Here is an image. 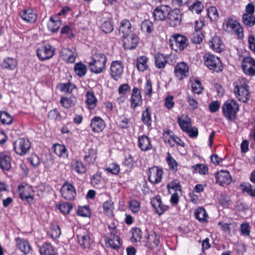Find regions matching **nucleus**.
<instances>
[{"label":"nucleus","instance_id":"f257e3e1","mask_svg":"<svg viewBox=\"0 0 255 255\" xmlns=\"http://www.w3.org/2000/svg\"><path fill=\"white\" fill-rule=\"evenodd\" d=\"M234 93L239 101L246 103L250 98L248 81L241 78L235 83Z\"/></svg>","mask_w":255,"mask_h":255},{"label":"nucleus","instance_id":"f03ea898","mask_svg":"<svg viewBox=\"0 0 255 255\" xmlns=\"http://www.w3.org/2000/svg\"><path fill=\"white\" fill-rule=\"evenodd\" d=\"M107 58L102 53H96L93 55L92 60L89 62V67L91 71L99 74L105 69Z\"/></svg>","mask_w":255,"mask_h":255},{"label":"nucleus","instance_id":"7ed1b4c3","mask_svg":"<svg viewBox=\"0 0 255 255\" xmlns=\"http://www.w3.org/2000/svg\"><path fill=\"white\" fill-rule=\"evenodd\" d=\"M188 39L185 36L175 34L169 39L170 48L175 51H182L188 45Z\"/></svg>","mask_w":255,"mask_h":255},{"label":"nucleus","instance_id":"20e7f679","mask_svg":"<svg viewBox=\"0 0 255 255\" xmlns=\"http://www.w3.org/2000/svg\"><path fill=\"white\" fill-rule=\"evenodd\" d=\"M222 109L224 116L230 121L236 119V114L239 110L238 104L234 100H227Z\"/></svg>","mask_w":255,"mask_h":255},{"label":"nucleus","instance_id":"39448f33","mask_svg":"<svg viewBox=\"0 0 255 255\" xmlns=\"http://www.w3.org/2000/svg\"><path fill=\"white\" fill-rule=\"evenodd\" d=\"M223 27L224 30L227 32H235L239 38L243 37V30L240 23L232 18L225 19L223 23Z\"/></svg>","mask_w":255,"mask_h":255},{"label":"nucleus","instance_id":"423d86ee","mask_svg":"<svg viewBox=\"0 0 255 255\" xmlns=\"http://www.w3.org/2000/svg\"><path fill=\"white\" fill-rule=\"evenodd\" d=\"M205 65L210 70L216 72L221 71L223 70V65L220 58L215 55L206 54L204 56Z\"/></svg>","mask_w":255,"mask_h":255},{"label":"nucleus","instance_id":"0eeeda50","mask_svg":"<svg viewBox=\"0 0 255 255\" xmlns=\"http://www.w3.org/2000/svg\"><path fill=\"white\" fill-rule=\"evenodd\" d=\"M171 8L166 5L156 7L152 12V16L156 21H164L166 19Z\"/></svg>","mask_w":255,"mask_h":255},{"label":"nucleus","instance_id":"6e6552de","mask_svg":"<svg viewBox=\"0 0 255 255\" xmlns=\"http://www.w3.org/2000/svg\"><path fill=\"white\" fill-rule=\"evenodd\" d=\"M55 48L47 44L39 47L37 50V56L41 61L48 60L54 55Z\"/></svg>","mask_w":255,"mask_h":255},{"label":"nucleus","instance_id":"1a4fd4ad","mask_svg":"<svg viewBox=\"0 0 255 255\" xmlns=\"http://www.w3.org/2000/svg\"><path fill=\"white\" fill-rule=\"evenodd\" d=\"M30 148V142L24 138H19L14 143V149L15 152L20 155L25 154Z\"/></svg>","mask_w":255,"mask_h":255},{"label":"nucleus","instance_id":"9d476101","mask_svg":"<svg viewBox=\"0 0 255 255\" xmlns=\"http://www.w3.org/2000/svg\"><path fill=\"white\" fill-rule=\"evenodd\" d=\"M60 192L62 196L67 200H73L76 195L74 186L68 182H66L62 185Z\"/></svg>","mask_w":255,"mask_h":255},{"label":"nucleus","instance_id":"9b49d317","mask_svg":"<svg viewBox=\"0 0 255 255\" xmlns=\"http://www.w3.org/2000/svg\"><path fill=\"white\" fill-rule=\"evenodd\" d=\"M242 67L246 74L250 76L255 74V61L253 58L245 57L242 61Z\"/></svg>","mask_w":255,"mask_h":255},{"label":"nucleus","instance_id":"f8f14e48","mask_svg":"<svg viewBox=\"0 0 255 255\" xmlns=\"http://www.w3.org/2000/svg\"><path fill=\"white\" fill-rule=\"evenodd\" d=\"M163 171L158 167L153 166L148 170V179L153 184L159 183L162 179Z\"/></svg>","mask_w":255,"mask_h":255},{"label":"nucleus","instance_id":"ddd939ff","mask_svg":"<svg viewBox=\"0 0 255 255\" xmlns=\"http://www.w3.org/2000/svg\"><path fill=\"white\" fill-rule=\"evenodd\" d=\"M123 73V64L119 61H113L111 65L110 75L115 80H118Z\"/></svg>","mask_w":255,"mask_h":255},{"label":"nucleus","instance_id":"4468645a","mask_svg":"<svg viewBox=\"0 0 255 255\" xmlns=\"http://www.w3.org/2000/svg\"><path fill=\"white\" fill-rule=\"evenodd\" d=\"M174 71L175 75L181 80L188 76L189 67L184 62H179L175 66Z\"/></svg>","mask_w":255,"mask_h":255},{"label":"nucleus","instance_id":"2eb2a0df","mask_svg":"<svg viewBox=\"0 0 255 255\" xmlns=\"http://www.w3.org/2000/svg\"><path fill=\"white\" fill-rule=\"evenodd\" d=\"M18 189L19 191V197L22 200H26L28 203H30L33 200V190L29 185L23 186H19Z\"/></svg>","mask_w":255,"mask_h":255},{"label":"nucleus","instance_id":"dca6fc26","mask_svg":"<svg viewBox=\"0 0 255 255\" xmlns=\"http://www.w3.org/2000/svg\"><path fill=\"white\" fill-rule=\"evenodd\" d=\"M217 183L224 186L229 184L232 181V177L227 170H221L215 174Z\"/></svg>","mask_w":255,"mask_h":255},{"label":"nucleus","instance_id":"f3484780","mask_svg":"<svg viewBox=\"0 0 255 255\" xmlns=\"http://www.w3.org/2000/svg\"><path fill=\"white\" fill-rule=\"evenodd\" d=\"M171 26L176 27L180 25L181 22V14L179 9H175L169 11L167 18Z\"/></svg>","mask_w":255,"mask_h":255},{"label":"nucleus","instance_id":"a211bd4d","mask_svg":"<svg viewBox=\"0 0 255 255\" xmlns=\"http://www.w3.org/2000/svg\"><path fill=\"white\" fill-rule=\"evenodd\" d=\"M21 18L27 23H34L37 18V14L31 8H26L21 10L19 13Z\"/></svg>","mask_w":255,"mask_h":255},{"label":"nucleus","instance_id":"6ab92c4d","mask_svg":"<svg viewBox=\"0 0 255 255\" xmlns=\"http://www.w3.org/2000/svg\"><path fill=\"white\" fill-rule=\"evenodd\" d=\"M138 43V37L132 33L123 38V46L125 49H133Z\"/></svg>","mask_w":255,"mask_h":255},{"label":"nucleus","instance_id":"aec40b11","mask_svg":"<svg viewBox=\"0 0 255 255\" xmlns=\"http://www.w3.org/2000/svg\"><path fill=\"white\" fill-rule=\"evenodd\" d=\"M130 103V107L132 109H135L137 107L141 106L142 104L141 92L137 87H134L132 89Z\"/></svg>","mask_w":255,"mask_h":255},{"label":"nucleus","instance_id":"412c9836","mask_svg":"<svg viewBox=\"0 0 255 255\" xmlns=\"http://www.w3.org/2000/svg\"><path fill=\"white\" fill-rule=\"evenodd\" d=\"M84 159L88 164L93 163L97 158V149L94 147L86 146L84 149Z\"/></svg>","mask_w":255,"mask_h":255},{"label":"nucleus","instance_id":"4be33fe9","mask_svg":"<svg viewBox=\"0 0 255 255\" xmlns=\"http://www.w3.org/2000/svg\"><path fill=\"white\" fill-rule=\"evenodd\" d=\"M107 246L118 250L121 246L120 238L114 233H111L108 237L105 239Z\"/></svg>","mask_w":255,"mask_h":255},{"label":"nucleus","instance_id":"5701e85b","mask_svg":"<svg viewBox=\"0 0 255 255\" xmlns=\"http://www.w3.org/2000/svg\"><path fill=\"white\" fill-rule=\"evenodd\" d=\"M90 127L94 132H99L105 128V123L100 117H95L91 120Z\"/></svg>","mask_w":255,"mask_h":255},{"label":"nucleus","instance_id":"b1692460","mask_svg":"<svg viewBox=\"0 0 255 255\" xmlns=\"http://www.w3.org/2000/svg\"><path fill=\"white\" fill-rule=\"evenodd\" d=\"M11 168V158L3 152L0 153V168L3 171H9Z\"/></svg>","mask_w":255,"mask_h":255},{"label":"nucleus","instance_id":"393cba45","mask_svg":"<svg viewBox=\"0 0 255 255\" xmlns=\"http://www.w3.org/2000/svg\"><path fill=\"white\" fill-rule=\"evenodd\" d=\"M151 204L159 215L163 214L167 209L168 206L162 204L160 198L156 197L151 201Z\"/></svg>","mask_w":255,"mask_h":255},{"label":"nucleus","instance_id":"a878e982","mask_svg":"<svg viewBox=\"0 0 255 255\" xmlns=\"http://www.w3.org/2000/svg\"><path fill=\"white\" fill-rule=\"evenodd\" d=\"M15 241L17 248L24 254H28L31 250V247L27 240L18 238L15 239Z\"/></svg>","mask_w":255,"mask_h":255},{"label":"nucleus","instance_id":"bb28decb","mask_svg":"<svg viewBox=\"0 0 255 255\" xmlns=\"http://www.w3.org/2000/svg\"><path fill=\"white\" fill-rule=\"evenodd\" d=\"M100 27L105 33H110L114 30V25L111 18H102L101 20Z\"/></svg>","mask_w":255,"mask_h":255},{"label":"nucleus","instance_id":"cd10ccee","mask_svg":"<svg viewBox=\"0 0 255 255\" xmlns=\"http://www.w3.org/2000/svg\"><path fill=\"white\" fill-rule=\"evenodd\" d=\"M209 44L210 47L212 48L214 51L220 53L224 49V45L218 36L213 37L212 40L209 42Z\"/></svg>","mask_w":255,"mask_h":255},{"label":"nucleus","instance_id":"c85d7f7f","mask_svg":"<svg viewBox=\"0 0 255 255\" xmlns=\"http://www.w3.org/2000/svg\"><path fill=\"white\" fill-rule=\"evenodd\" d=\"M119 32L120 34H122L123 38L132 34L131 24L128 20L124 19L122 21L119 27Z\"/></svg>","mask_w":255,"mask_h":255},{"label":"nucleus","instance_id":"c756f323","mask_svg":"<svg viewBox=\"0 0 255 255\" xmlns=\"http://www.w3.org/2000/svg\"><path fill=\"white\" fill-rule=\"evenodd\" d=\"M138 147L143 151H147L151 148L149 138L146 135L139 136L138 138Z\"/></svg>","mask_w":255,"mask_h":255},{"label":"nucleus","instance_id":"7c9ffc66","mask_svg":"<svg viewBox=\"0 0 255 255\" xmlns=\"http://www.w3.org/2000/svg\"><path fill=\"white\" fill-rule=\"evenodd\" d=\"M61 57L67 62L73 63L75 60V57L72 51L69 48H63L61 50Z\"/></svg>","mask_w":255,"mask_h":255},{"label":"nucleus","instance_id":"2f4dec72","mask_svg":"<svg viewBox=\"0 0 255 255\" xmlns=\"http://www.w3.org/2000/svg\"><path fill=\"white\" fill-rule=\"evenodd\" d=\"M16 65L17 61L15 59L7 57L3 60L0 66L4 69L13 70L15 68Z\"/></svg>","mask_w":255,"mask_h":255},{"label":"nucleus","instance_id":"473e14b6","mask_svg":"<svg viewBox=\"0 0 255 255\" xmlns=\"http://www.w3.org/2000/svg\"><path fill=\"white\" fill-rule=\"evenodd\" d=\"M39 252L41 255H56L53 247L47 243L39 247Z\"/></svg>","mask_w":255,"mask_h":255},{"label":"nucleus","instance_id":"72a5a7b5","mask_svg":"<svg viewBox=\"0 0 255 255\" xmlns=\"http://www.w3.org/2000/svg\"><path fill=\"white\" fill-rule=\"evenodd\" d=\"M87 100L86 103L89 109L93 110L97 105V99L93 92L88 91L86 93Z\"/></svg>","mask_w":255,"mask_h":255},{"label":"nucleus","instance_id":"f704fd0d","mask_svg":"<svg viewBox=\"0 0 255 255\" xmlns=\"http://www.w3.org/2000/svg\"><path fill=\"white\" fill-rule=\"evenodd\" d=\"M154 60L156 67L160 69L164 68L167 63L165 57L160 53L155 55Z\"/></svg>","mask_w":255,"mask_h":255},{"label":"nucleus","instance_id":"c9c22d12","mask_svg":"<svg viewBox=\"0 0 255 255\" xmlns=\"http://www.w3.org/2000/svg\"><path fill=\"white\" fill-rule=\"evenodd\" d=\"M194 214L196 219L199 221L204 223L207 221L208 215L204 208L200 207L196 209Z\"/></svg>","mask_w":255,"mask_h":255},{"label":"nucleus","instance_id":"e433bc0d","mask_svg":"<svg viewBox=\"0 0 255 255\" xmlns=\"http://www.w3.org/2000/svg\"><path fill=\"white\" fill-rule=\"evenodd\" d=\"M53 150L55 153L58 156L66 158L68 157L67 150L63 145L56 144L53 145Z\"/></svg>","mask_w":255,"mask_h":255},{"label":"nucleus","instance_id":"4c0bfd02","mask_svg":"<svg viewBox=\"0 0 255 255\" xmlns=\"http://www.w3.org/2000/svg\"><path fill=\"white\" fill-rule=\"evenodd\" d=\"M148 58L146 56H140L137 58L136 67L139 71L143 72L147 69Z\"/></svg>","mask_w":255,"mask_h":255},{"label":"nucleus","instance_id":"58836bf2","mask_svg":"<svg viewBox=\"0 0 255 255\" xmlns=\"http://www.w3.org/2000/svg\"><path fill=\"white\" fill-rule=\"evenodd\" d=\"M177 123L180 128L183 131H185L191 126V120L186 116L185 119H182L181 117H178L177 119Z\"/></svg>","mask_w":255,"mask_h":255},{"label":"nucleus","instance_id":"ea45409f","mask_svg":"<svg viewBox=\"0 0 255 255\" xmlns=\"http://www.w3.org/2000/svg\"><path fill=\"white\" fill-rule=\"evenodd\" d=\"M76 100L74 97H62L60 103L66 108H69L75 105Z\"/></svg>","mask_w":255,"mask_h":255},{"label":"nucleus","instance_id":"a19ab883","mask_svg":"<svg viewBox=\"0 0 255 255\" xmlns=\"http://www.w3.org/2000/svg\"><path fill=\"white\" fill-rule=\"evenodd\" d=\"M74 71L76 74L80 77L85 75L87 72V68L85 65L79 62L77 63L74 66Z\"/></svg>","mask_w":255,"mask_h":255},{"label":"nucleus","instance_id":"79ce46f5","mask_svg":"<svg viewBox=\"0 0 255 255\" xmlns=\"http://www.w3.org/2000/svg\"><path fill=\"white\" fill-rule=\"evenodd\" d=\"M142 121L147 126H150L151 124V113L149 107H147L143 112L141 117Z\"/></svg>","mask_w":255,"mask_h":255},{"label":"nucleus","instance_id":"37998d69","mask_svg":"<svg viewBox=\"0 0 255 255\" xmlns=\"http://www.w3.org/2000/svg\"><path fill=\"white\" fill-rule=\"evenodd\" d=\"M78 238L80 245L84 248L89 247L92 242L89 235H79Z\"/></svg>","mask_w":255,"mask_h":255},{"label":"nucleus","instance_id":"c03bdc74","mask_svg":"<svg viewBox=\"0 0 255 255\" xmlns=\"http://www.w3.org/2000/svg\"><path fill=\"white\" fill-rule=\"evenodd\" d=\"M243 21L248 26L252 27L255 25V16L251 14H243Z\"/></svg>","mask_w":255,"mask_h":255},{"label":"nucleus","instance_id":"a18cd8bd","mask_svg":"<svg viewBox=\"0 0 255 255\" xmlns=\"http://www.w3.org/2000/svg\"><path fill=\"white\" fill-rule=\"evenodd\" d=\"M104 213L108 216H112L114 210V203L111 200L105 202L103 204Z\"/></svg>","mask_w":255,"mask_h":255},{"label":"nucleus","instance_id":"49530a36","mask_svg":"<svg viewBox=\"0 0 255 255\" xmlns=\"http://www.w3.org/2000/svg\"><path fill=\"white\" fill-rule=\"evenodd\" d=\"M60 22L54 19L53 17L50 18V22L48 23V27L50 31L52 33H56L60 27Z\"/></svg>","mask_w":255,"mask_h":255},{"label":"nucleus","instance_id":"de8ad7c7","mask_svg":"<svg viewBox=\"0 0 255 255\" xmlns=\"http://www.w3.org/2000/svg\"><path fill=\"white\" fill-rule=\"evenodd\" d=\"M57 207L63 214H68L72 209L73 206L70 203L63 202L61 204L57 205Z\"/></svg>","mask_w":255,"mask_h":255},{"label":"nucleus","instance_id":"09e8293b","mask_svg":"<svg viewBox=\"0 0 255 255\" xmlns=\"http://www.w3.org/2000/svg\"><path fill=\"white\" fill-rule=\"evenodd\" d=\"M0 119L3 124L9 125L12 123L11 116L6 112H0Z\"/></svg>","mask_w":255,"mask_h":255},{"label":"nucleus","instance_id":"8fccbe9b","mask_svg":"<svg viewBox=\"0 0 255 255\" xmlns=\"http://www.w3.org/2000/svg\"><path fill=\"white\" fill-rule=\"evenodd\" d=\"M72 168L79 174H83L86 172V168L84 164L79 161H75L72 164Z\"/></svg>","mask_w":255,"mask_h":255},{"label":"nucleus","instance_id":"3c124183","mask_svg":"<svg viewBox=\"0 0 255 255\" xmlns=\"http://www.w3.org/2000/svg\"><path fill=\"white\" fill-rule=\"evenodd\" d=\"M130 119L125 117H121L118 123V125L122 129H127L130 127Z\"/></svg>","mask_w":255,"mask_h":255},{"label":"nucleus","instance_id":"603ef678","mask_svg":"<svg viewBox=\"0 0 255 255\" xmlns=\"http://www.w3.org/2000/svg\"><path fill=\"white\" fill-rule=\"evenodd\" d=\"M141 29L144 32L151 33L153 30V24L149 20H145L141 24Z\"/></svg>","mask_w":255,"mask_h":255},{"label":"nucleus","instance_id":"864d4df0","mask_svg":"<svg viewBox=\"0 0 255 255\" xmlns=\"http://www.w3.org/2000/svg\"><path fill=\"white\" fill-rule=\"evenodd\" d=\"M106 170L112 174H118L120 170V165L116 163H111L107 166Z\"/></svg>","mask_w":255,"mask_h":255},{"label":"nucleus","instance_id":"5fc2aeb1","mask_svg":"<svg viewBox=\"0 0 255 255\" xmlns=\"http://www.w3.org/2000/svg\"><path fill=\"white\" fill-rule=\"evenodd\" d=\"M189 9L192 10L193 12L199 14L203 10V5L201 2L197 1L190 5Z\"/></svg>","mask_w":255,"mask_h":255},{"label":"nucleus","instance_id":"6e6d98bb","mask_svg":"<svg viewBox=\"0 0 255 255\" xmlns=\"http://www.w3.org/2000/svg\"><path fill=\"white\" fill-rule=\"evenodd\" d=\"M207 14L211 20H215L218 17V13L215 6H210L207 9Z\"/></svg>","mask_w":255,"mask_h":255},{"label":"nucleus","instance_id":"4d7b16f0","mask_svg":"<svg viewBox=\"0 0 255 255\" xmlns=\"http://www.w3.org/2000/svg\"><path fill=\"white\" fill-rule=\"evenodd\" d=\"M148 242L150 244L157 247L159 244V237L154 232L149 235Z\"/></svg>","mask_w":255,"mask_h":255},{"label":"nucleus","instance_id":"13d9d810","mask_svg":"<svg viewBox=\"0 0 255 255\" xmlns=\"http://www.w3.org/2000/svg\"><path fill=\"white\" fill-rule=\"evenodd\" d=\"M49 234L51 238L53 240L59 238L61 235V230L59 226L56 225L53 227Z\"/></svg>","mask_w":255,"mask_h":255},{"label":"nucleus","instance_id":"bf43d9fd","mask_svg":"<svg viewBox=\"0 0 255 255\" xmlns=\"http://www.w3.org/2000/svg\"><path fill=\"white\" fill-rule=\"evenodd\" d=\"M77 214L80 216L88 217L90 215V210L88 206L80 207L77 211Z\"/></svg>","mask_w":255,"mask_h":255},{"label":"nucleus","instance_id":"052dcab7","mask_svg":"<svg viewBox=\"0 0 255 255\" xmlns=\"http://www.w3.org/2000/svg\"><path fill=\"white\" fill-rule=\"evenodd\" d=\"M203 37V35L201 32H194L191 40L193 43L200 44L202 41Z\"/></svg>","mask_w":255,"mask_h":255},{"label":"nucleus","instance_id":"680f3d73","mask_svg":"<svg viewBox=\"0 0 255 255\" xmlns=\"http://www.w3.org/2000/svg\"><path fill=\"white\" fill-rule=\"evenodd\" d=\"M192 89L193 92L195 94H200L201 93L203 88L201 86L200 82L198 80H196L194 83L192 84Z\"/></svg>","mask_w":255,"mask_h":255},{"label":"nucleus","instance_id":"e2e57ef3","mask_svg":"<svg viewBox=\"0 0 255 255\" xmlns=\"http://www.w3.org/2000/svg\"><path fill=\"white\" fill-rule=\"evenodd\" d=\"M194 168L196 171L201 174H206L208 171V167L202 164H196L194 166Z\"/></svg>","mask_w":255,"mask_h":255},{"label":"nucleus","instance_id":"0e129e2a","mask_svg":"<svg viewBox=\"0 0 255 255\" xmlns=\"http://www.w3.org/2000/svg\"><path fill=\"white\" fill-rule=\"evenodd\" d=\"M132 238L134 242H139L142 238V233L141 230L139 228H135L133 229Z\"/></svg>","mask_w":255,"mask_h":255},{"label":"nucleus","instance_id":"69168bd1","mask_svg":"<svg viewBox=\"0 0 255 255\" xmlns=\"http://www.w3.org/2000/svg\"><path fill=\"white\" fill-rule=\"evenodd\" d=\"M145 95L149 97L151 96L152 93V88L151 82L150 80H147L144 88Z\"/></svg>","mask_w":255,"mask_h":255},{"label":"nucleus","instance_id":"338daca9","mask_svg":"<svg viewBox=\"0 0 255 255\" xmlns=\"http://www.w3.org/2000/svg\"><path fill=\"white\" fill-rule=\"evenodd\" d=\"M129 206L133 213H137L139 211L140 204L136 200H131L129 203Z\"/></svg>","mask_w":255,"mask_h":255},{"label":"nucleus","instance_id":"774afa93","mask_svg":"<svg viewBox=\"0 0 255 255\" xmlns=\"http://www.w3.org/2000/svg\"><path fill=\"white\" fill-rule=\"evenodd\" d=\"M48 117L52 120L59 121L60 120V114L59 111L55 109L49 112Z\"/></svg>","mask_w":255,"mask_h":255}]
</instances>
